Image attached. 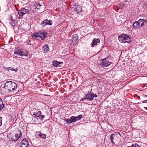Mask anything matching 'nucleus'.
I'll return each mask as SVG.
<instances>
[{
    "label": "nucleus",
    "mask_w": 147,
    "mask_h": 147,
    "mask_svg": "<svg viewBox=\"0 0 147 147\" xmlns=\"http://www.w3.org/2000/svg\"><path fill=\"white\" fill-rule=\"evenodd\" d=\"M144 7H147V1H145L144 2Z\"/></svg>",
    "instance_id": "c756f323"
},
{
    "label": "nucleus",
    "mask_w": 147,
    "mask_h": 147,
    "mask_svg": "<svg viewBox=\"0 0 147 147\" xmlns=\"http://www.w3.org/2000/svg\"><path fill=\"white\" fill-rule=\"evenodd\" d=\"M45 117V115H41V111H39L37 112V114L36 117H38V119L41 120V121Z\"/></svg>",
    "instance_id": "4468645a"
},
{
    "label": "nucleus",
    "mask_w": 147,
    "mask_h": 147,
    "mask_svg": "<svg viewBox=\"0 0 147 147\" xmlns=\"http://www.w3.org/2000/svg\"><path fill=\"white\" fill-rule=\"evenodd\" d=\"M70 119L71 122V123L77 121L75 117L74 116H72L70 117Z\"/></svg>",
    "instance_id": "aec40b11"
},
{
    "label": "nucleus",
    "mask_w": 147,
    "mask_h": 147,
    "mask_svg": "<svg viewBox=\"0 0 147 147\" xmlns=\"http://www.w3.org/2000/svg\"><path fill=\"white\" fill-rule=\"evenodd\" d=\"M8 68L9 69V70H11L12 71H13L15 70L16 72L17 71V69L15 70L16 69H13V68L12 67H9Z\"/></svg>",
    "instance_id": "cd10ccee"
},
{
    "label": "nucleus",
    "mask_w": 147,
    "mask_h": 147,
    "mask_svg": "<svg viewBox=\"0 0 147 147\" xmlns=\"http://www.w3.org/2000/svg\"><path fill=\"white\" fill-rule=\"evenodd\" d=\"M21 144L22 147H27L29 146L28 142L26 139H23L22 141Z\"/></svg>",
    "instance_id": "9b49d317"
},
{
    "label": "nucleus",
    "mask_w": 147,
    "mask_h": 147,
    "mask_svg": "<svg viewBox=\"0 0 147 147\" xmlns=\"http://www.w3.org/2000/svg\"><path fill=\"white\" fill-rule=\"evenodd\" d=\"M66 121L68 123H70L71 122L70 119H66Z\"/></svg>",
    "instance_id": "2f4dec72"
},
{
    "label": "nucleus",
    "mask_w": 147,
    "mask_h": 147,
    "mask_svg": "<svg viewBox=\"0 0 147 147\" xmlns=\"http://www.w3.org/2000/svg\"><path fill=\"white\" fill-rule=\"evenodd\" d=\"M2 117H0V126L2 124Z\"/></svg>",
    "instance_id": "c85d7f7f"
},
{
    "label": "nucleus",
    "mask_w": 147,
    "mask_h": 147,
    "mask_svg": "<svg viewBox=\"0 0 147 147\" xmlns=\"http://www.w3.org/2000/svg\"><path fill=\"white\" fill-rule=\"evenodd\" d=\"M138 22L140 27H143L147 23V20L145 19H140L138 20Z\"/></svg>",
    "instance_id": "6e6552de"
},
{
    "label": "nucleus",
    "mask_w": 147,
    "mask_h": 147,
    "mask_svg": "<svg viewBox=\"0 0 147 147\" xmlns=\"http://www.w3.org/2000/svg\"><path fill=\"white\" fill-rule=\"evenodd\" d=\"M37 114V113L35 112L33 113V115H35V116L36 117Z\"/></svg>",
    "instance_id": "473e14b6"
},
{
    "label": "nucleus",
    "mask_w": 147,
    "mask_h": 147,
    "mask_svg": "<svg viewBox=\"0 0 147 147\" xmlns=\"http://www.w3.org/2000/svg\"><path fill=\"white\" fill-rule=\"evenodd\" d=\"M77 121L80 120L83 117L82 115H80L78 116L75 117Z\"/></svg>",
    "instance_id": "5701e85b"
},
{
    "label": "nucleus",
    "mask_w": 147,
    "mask_h": 147,
    "mask_svg": "<svg viewBox=\"0 0 147 147\" xmlns=\"http://www.w3.org/2000/svg\"><path fill=\"white\" fill-rule=\"evenodd\" d=\"M100 40L99 39H94L91 43V46L94 47L95 45H97V43H99Z\"/></svg>",
    "instance_id": "ddd939ff"
},
{
    "label": "nucleus",
    "mask_w": 147,
    "mask_h": 147,
    "mask_svg": "<svg viewBox=\"0 0 147 147\" xmlns=\"http://www.w3.org/2000/svg\"><path fill=\"white\" fill-rule=\"evenodd\" d=\"M108 57L103 59H101L100 60L101 64L100 65L102 66L107 67L111 63V62L107 60Z\"/></svg>",
    "instance_id": "39448f33"
},
{
    "label": "nucleus",
    "mask_w": 147,
    "mask_h": 147,
    "mask_svg": "<svg viewBox=\"0 0 147 147\" xmlns=\"http://www.w3.org/2000/svg\"><path fill=\"white\" fill-rule=\"evenodd\" d=\"M47 33L44 30L40 31L37 33H35L34 34V37L37 39L43 40L46 37Z\"/></svg>",
    "instance_id": "7ed1b4c3"
},
{
    "label": "nucleus",
    "mask_w": 147,
    "mask_h": 147,
    "mask_svg": "<svg viewBox=\"0 0 147 147\" xmlns=\"http://www.w3.org/2000/svg\"><path fill=\"white\" fill-rule=\"evenodd\" d=\"M118 134H119V135L120 136H121V134H120V133H118Z\"/></svg>",
    "instance_id": "58836bf2"
},
{
    "label": "nucleus",
    "mask_w": 147,
    "mask_h": 147,
    "mask_svg": "<svg viewBox=\"0 0 147 147\" xmlns=\"http://www.w3.org/2000/svg\"><path fill=\"white\" fill-rule=\"evenodd\" d=\"M87 99H86V97H85L81 98V99L80 100L81 101H83L85 100H87Z\"/></svg>",
    "instance_id": "7c9ffc66"
},
{
    "label": "nucleus",
    "mask_w": 147,
    "mask_h": 147,
    "mask_svg": "<svg viewBox=\"0 0 147 147\" xmlns=\"http://www.w3.org/2000/svg\"><path fill=\"white\" fill-rule=\"evenodd\" d=\"M22 11H24L25 13H26L29 12V10L28 9H26L25 8H22L21 9Z\"/></svg>",
    "instance_id": "a878e982"
},
{
    "label": "nucleus",
    "mask_w": 147,
    "mask_h": 147,
    "mask_svg": "<svg viewBox=\"0 0 147 147\" xmlns=\"http://www.w3.org/2000/svg\"><path fill=\"white\" fill-rule=\"evenodd\" d=\"M97 96L96 94H94V97H97Z\"/></svg>",
    "instance_id": "e433bc0d"
},
{
    "label": "nucleus",
    "mask_w": 147,
    "mask_h": 147,
    "mask_svg": "<svg viewBox=\"0 0 147 147\" xmlns=\"http://www.w3.org/2000/svg\"><path fill=\"white\" fill-rule=\"evenodd\" d=\"M142 102L143 103H147V100H145L142 101Z\"/></svg>",
    "instance_id": "72a5a7b5"
},
{
    "label": "nucleus",
    "mask_w": 147,
    "mask_h": 147,
    "mask_svg": "<svg viewBox=\"0 0 147 147\" xmlns=\"http://www.w3.org/2000/svg\"><path fill=\"white\" fill-rule=\"evenodd\" d=\"M144 108L147 110V107H144Z\"/></svg>",
    "instance_id": "4c0bfd02"
},
{
    "label": "nucleus",
    "mask_w": 147,
    "mask_h": 147,
    "mask_svg": "<svg viewBox=\"0 0 147 147\" xmlns=\"http://www.w3.org/2000/svg\"><path fill=\"white\" fill-rule=\"evenodd\" d=\"M63 63V62H58L57 60L53 61V65L55 67H61V64Z\"/></svg>",
    "instance_id": "0eeeda50"
},
{
    "label": "nucleus",
    "mask_w": 147,
    "mask_h": 147,
    "mask_svg": "<svg viewBox=\"0 0 147 147\" xmlns=\"http://www.w3.org/2000/svg\"><path fill=\"white\" fill-rule=\"evenodd\" d=\"M73 8L74 11L77 13L82 11V7L81 6L79 5H78L77 6L75 5Z\"/></svg>",
    "instance_id": "9d476101"
},
{
    "label": "nucleus",
    "mask_w": 147,
    "mask_h": 147,
    "mask_svg": "<svg viewBox=\"0 0 147 147\" xmlns=\"http://www.w3.org/2000/svg\"><path fill=\"white\" fill-rule=\"evenodd\" d=\"M142 96L144 98H145L146 97H147V95H146L145 94H143L142 95Z\"/></svg>",
    "instance_id": "f704fd0d"
},
{
    "label": "nucleus",
    "mask_w": 147,
    "mask_h": 147,
    "mask_svg": "<svg viewBox=\"0 0 147 147\" xmlns=\"http://www.w3.org/2000/svg\"><path fill=\"white\" fill-rule=\"evenodd\" d=\"M139 98H140V97H139Z\"/></svg>",
    "instance_id": "a19ab883"
},
{
    "label": "nucleus",
    "mask_w": 147,
    "mask_h": 147,
    "mask_svg": "<svg viewBox=\"0 0 147 147\" xmlns=\"http://www.w3.org/2000/svg\"><path fill=\"white\" fill-rule=\"evenodd\" d=\"M27 44L28 45H30L31 44L30 43V40H29L28 42H27Z\"/></svg>",
    "instance_id": "c9c22d12"
},
{
    "label": "nucleus",
    "mask_w": 147,
    "mask_h": 147,
    "mask_svg": "<svg viewBox=\"0 0 147 147\" xmlns=\"http://www.w3.org/2000/svg\"><path fill=\"white\" fill-rule=\"evenodd\" d=\"M118 39L119 41L122 43H125L127 42L129 43L131 42V37L126 34H122L118 37Z\"/></svg>",
    "instance_id": "f03ea898"
},
{
    "label": "nucleus",
    "mask_w": 147,
    "mask_h": 147,
    "mask_svg": "<svg viewBox=\"0 0 147 147\" xmlns=\"http://www.w3.org/2000/svg\"><path fill=\"white\" fill-rule=\"evenodd\" d=\"M37 136L38 138H45L46 137V135L45 134H42L40 132H37L36 133Z\"/></svg>",
    "instance_id": "f8f14e48"
},
{
    "label": "nucleus",
    "mask_w": 147,
    "mask_h": 147,
    "mask_svg": "<svg viewBox=\"0 0 147 147\" xmlns=\"http://www.w3.org/2000/svg\"><path fill=\"white\" fill-rule=\"evenodd\" d=\"M145 86L146 87H147V84H146Z\"/></svg>",
    "instance_id": "ea45409f"
},
{
    "label": "nucleus",
    "mask_w": 147,
    "mask_h": 147,
    "mask_svg": "<svg viewBox=\"0 0 147 147\" xmlns=\"http://www.w3.org/2000/svg\"><path fill=\"white\" fill-rule=\"evenodd\" d=\"M4 106V105L3 104L2 100L0 98V111L3 108Z\"/></svg>",
    "instance_id": "6ab92c4d"
},
{
    "label": "nucleus",
    "mask_w": 147,
    "mask_h": 147,
    "mask_svg": "<svg viewBox=\"0 0 147 147\" xmlns=\"http://www.w3.org/2000/svg\"><path fill=\"white\" fill-rule=\"evenodd\" d=\"M115 134H112L110 136V139L111 140V142L112 143H115L113 142V140L114 138V137L115 136Z\"/></svg>",
    "instance_id": "4be33fe9"
},
{
    "label": "nucleus",
    "mask_w": 147,
    "mask_h": 147,
    "mask_svg": "<svg viewBox=\"0 0 147 147\" xmlns=\"http://www.w3.org/2000/svg\"><path fill=\"white\" fill-rule=\"evenodd\" d=\"M19 15V18H21L25 14V13L22 11L21 9L18 12Z\"/></svg>",
    "instance_id": "a211bd4d"
},
{
    "label": "nucleus",
    "mask_w": 147,
    "mask_h": 147,
    "mask_svg": "<svg viewBox=\"0 0 147 147\" xmlns=\"http://www.w3.org/2000/svg\"><path fill=\"white\" fill-rule=\"evenodd\" d=\"M42 50L45 52H47L49 50V49L47 45H45L43 47Z\"/></svg>",
    "instance_id": "2eb2a0df"
},
{
    "label": "nucleus",
    "mask_w": 147,
    "mask_h": 147,
    "mask_svg": "<svg viewBox=\"0 0 147 147\" xmlns=\"http://www.w3.org/2000/svg\"><path fill=\"white\" fill-rule=\"evenodd\" d=\"M35 6L36 7L37 9H38L41 6V5L39 3H38L35 5Z\"/></svg>",
    "instance_id": "bb28decb"
},
{
    "label": "nucleus",
    "mask_w": 147,
    "mask_h": 147,
    "mask_svg": "<svg viewBox=\"0 0 147 147\" xmlns=\"http://www.w3.org/2000/svg\"><path fill=\"white\" fill-rule=\"evenodd\" d=\"M22 135V134L20 130L18 131L15 134V136L11 137V140L12 141L15 142L17 141L20 138Z\"/></svg>",
    "instance_id": "20e7f679"
},
{
    "label": "nucleus",
    "mask_w": 147,
    "mask_h": 147,
    "mask_svg": "<svg viewBox=\"0 0 147 147\" xmlns=\"http://www.w3.org/2000/svg\"><path fill=\"white\" fill-rule=\"evenodd\" d=\"M78 39V37L77 34H74L72 38V42L74 43H75L76 42H77V40Z\"/></svg>",
    "instance_id": "dca6fc26"
},
{
    "label": "nucleus",
    "mask_w": 147,
    "mask_h": 147,
    "mask_svg": "<svg viewBox=\"0 0 147 147\" xmlns=\"http://www.w3.org/2000/svg\"><path fill=\"white\" fill-rule=\"evenodd\" d=\"M85 96L88 100L90 101L94 99V94L91 93H90L89 94L86 93Z\"/></svg>",
    "instance_id": "1a4fd4ad"
},
{
    "label": "nucleus",
    "mask_w": 147,
    "mask_h": 147,
    "mask_svg": "<svg viewBox=\"0 0 147 147\" xmlns=\"http://www.w3.org/2000/svg\"><path fill=\"white\" fill-rule=\"evenodd\" d=\"M133 27L134 29H136L137 27H140L138 20L136 21L134 23Z\"/></svg>",
    "instance_id": "f3484780"
},
{
    "label": "nucleus",
    "mask_w": 147,
    "mask_h": 147,
    "mask_svg": "<svg viewBox=\"0 0 147 147\" xmlns=\"http://www.w3.org/2000/svg\"><path fill=\"white\" fill-rule=\"evenodd\" d=\"M11 25L13 27H14L15 26V25L14 20H13L11 19Z\"/></svg>",
    "instance_id": "393cba45"
},
{
    "label": "nucleus",
    "mask_w": 147,
    "mask_h": 147,
    "mask_svg": "<svg viewBox=\"0 0 147 147\" xmlns=\"http://www.w3.org/2000/svg\"><path fill=\"white\" fill-rule=\"evenodd\" d=\"M46 23H47L46 22L45 20L42 22L41 23L40 25L43 27H44L45 26L47 25Z\"/></svg>",
    "instance_id": "b1692460"
},
{
    "label": "nucleus",
    "mask_w": 147,
    "mask_h": 147,
    "mask_svg": "<svg viewBox=\"0 0 147 147\" xmlns=\"http://www.w3.org/2000/svg\"><path fill=\"white\" fill-rule=\"evenodd\" d=\"M17 87L16 84L11 81L6 82L4 84V88L7 90L9 92H11L16 90Z\"/></svg>",
    "instance_id": "f257e3e1"
},
{
    "label": "nucleus",
    "mask_w": 147,
    "mask_h": 147,
    "mask_svg": "<svg viewBox=\"0 0 147 147\" xmlns=\"http://www.w3.org/2000/svg\"><path fill=\"white\" fill-rule=\"evenodd\" d=\"M45 20L47 23V25H51L52 24L53 22L51 20H48L47 19H46Z\"/></svg>",
    "instance_id": "412c9836"
},
{
    "label": "nucleus",
    "mask_w": 147,
    "mask_h": 147,
    "mask_svg": "<svg viewBox=\"0 0 147 147\" xmlns=\"http://www.w3.org/2000/svg\"><path fill=\"white\" fill-rule=\"evenodd\" d=\"M14 53L18 55H20V56H27L26 55L24 54V52L22 50L19 49H16L14 51Z\"/></svg>",
    "instance_id": "423d86ee"
}]
</instances>
